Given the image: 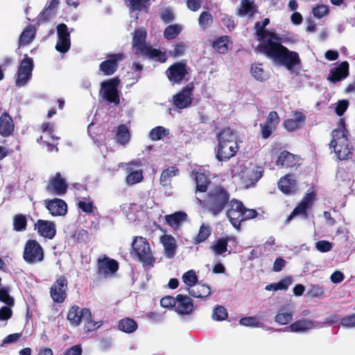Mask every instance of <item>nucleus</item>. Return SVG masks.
Listing matches in <instances>:
<instances>
[{
  "label": "nucleus",
  "instance_id": "obj_41",
  "mask_svg": "<svg viewBox=\"0 0 355 355\" xmlns=\"http://www.w3.org/2000/svg\"><path fill=\"white\" fill-rule=\"evenodd\" d=\"M228 241V237L220 238L214 245H211L210 249L216 254H222L227 250Z\"/></svg>",
  "mask_w": 355,
  "mask_h": 355
},
{
  "label": "nucleus",
  "instance_id": "obj_32",
  "mask_svg": "<svg viewBox=\"0 0 355 355\" xmlns=\"http://www.w3.org/2000/svg\"><path fill=\"white\" fill-rule=\"evenodd\" d=\"M118 327L123 332L131 334L137 330L138 324L134 319L127 317L119 321Z\"/></svg>",
  "mask_w": 355,
  "mask_h": 355
},
{
  "label": "nucleus",
  "instance_id": "obj_64",
  "mask_svg": "<svg viewBox=\"0 0 355 355\" xmlns=\"http://www.w3.org/2000/svg\"><path fill=\"white\" fill-rule=\"evenodd\" d=\"M312 12L317 18H322L329 13V8L325 5H319L313 8Z\"/></svg>",
  "mask_w": 355,
  "mask_h": 355
},
{
  "label": "nucleus",
  "instance_id": "obj_17",
  "mask_svg": "<svg viewBox=\"0 0 355 355\" xmlns=\"http://www.w3.org/2000/svg\"><path fill=\"white\" fill-rule=\"evenodd\" d=\"M44 204L53 216H64L67 214V204L62 199H46Z\"/></svg>",
  "mask_w": 355,
  "mask_h": 355
},
{
  "label": "nucleus",
  "instance_id": "obj_10",
  "mask_svg": "<svg viewBox=\"0 0 355 355\" xmlns=\"http://www.w3.org/2000/svg\"><path fill=\"white\" fill-rule=\"evenodd\" d=\"M119 270V263L104 254L99 257L96 261V273L98 276L107 277L114 275Z\"/></svg>",
  "mask_w": 355,
  "mask_h": 355
},
{
  "label": "nucleus",
  "instance_id": "obj_54",
  "mask_svg": "<svg viewBox=\"0 0 355 355\" xmlns=\"http://www.w3.org/2000/svg\"><path fill=\"white\" fill-rule=\"evenodd\" d=\"M293 319L292 313L278 312L275 317V321L279 324H287Z\"/></svg>",
  "mask_w": 355,
  "mask_h": 355
},
{
  "label": "nucleus",
  "instance_id": "obj_37",
  "mask_svg": "<svg viewBox=\"0 0 355 355\" xmlns=\"http://www.w3.org/2000/svg\"><path fill=\"white\" fill-rule=\"evenodd\" d=\"M116 141L121 145H125L130 140V135L125 124L119 125L117 128Z\"/></svg>",
  "mask_w": 355,
  "mask_h": 355
},
{
  "label": "nucleus",
  "instance_id": "obj_44",
  "mask_svg": "<svg viewBox=\"0 0 355 355\" xmlns=\"http://www.w3.org/2000/svg\"><path fill=\"white\" fill-rule=\"evenodd\" d=\"M211 228L208 225L202 224L199 229L198 234L195 238V243L199 244L205 241L211 235Z\"/></svg>",
  "mask_w": 355,
  "mask_h": 355
},
{
  "label": "nucleus",
  "instance_id": "obj_14",
  "mask_svg": "<svg viewBox=\"0 0 355 355\" xmlns=\"http://www.w3.org/2000/svg\"><path fill=\"white\" fill-rule=\"evenodd\" d=\"M34 64L33 60L29 58L27 54L24 55V59L21 61L18 71L17 77L16 80V85L17 86L25 85L28 80L32 76Z\"/></svg>",
  "mask_w": 355,
  "mask_h": 355
},
{
  "label": "nucleus",
  "instance_id": "obj_30",
  "mask_svg": "<svg viewBox=\"0 0 355 355\" xmlns=\"http://www.w3.org/2000/svg\"><path fill=\"white\" fill-rule=\"evenodd\" d=\"M36 30L33 25L27 26L21 32L19 39V47L29 44L35 37Z\"/></svg>",
  "mask_w": 355,
  "mask_h": 355
},
{
  "label": "nucleus",
  "instance_id": "obj_59",
  "mask_svg": "<svg viewBox=\"0 0 355 355\" xmlns=\"http://www.w3.org/2000/svg\"><path fill=\"white\" fill-rule=\"evenodd\" d=\"M340 324L347 328L355 327V313L349 314L341 318Z\"/></svg>",
  "mask_w": 355,
  "mask_h": 355
},
{
  "label": "nucleus",
  "instance_id": "obj_63",
  "mask_svg": "<svg viewBox=\"0 0 355 355\" xmlns=\"http://www.w3.org/2000/svg\"><path fill=\"white\" fill-rule=\"evenodd\" d=\"M316 249L321 252H327L331 250L333 245L331 242L325 240H322L316 242Z\"/></svg>",
  "mask_w": 355,
  "mask_h": 355
},
{
  "label": "nucleus",
  "instance_id": "obj_16",
  "mask_svg": "<svg viewBox=\"0 0 355 355\" xmlns=\"http://www.w3.org/2000/svg\"><path fill=\"white\" fill-rule=\"evenodd\" d=\"M68 184L66 180L62 178L60 173H56L52 178L45 190L51 195L63 196L67 191Z\"/></svg>",
  "mask_w": 355,
  "mask_h": 355
},
{
  "label": "nucleus",
  "instance_id": "obj_43",
  "mask_svg": "<svg viewBox=\"0 0 355 355\" xmlns=\"http://www.w3.org/2000/svg\"><path fill=\"white\" fill-rule=\"evenodd\" d=\"M128 169L130 171V173L126 176L125 181L128 185H133L143 180L144 176L141 169L135 171H132V169H129L128 168Z\"/></svg>",
  "mask_w": 355,
  "mask_h": 355
},
{
  "label": "nucleus",
  "instance_id": "obj_15",
  "mask_svg": "<svg viewBox=\"0 0 355 355\" xmlns=\"http://www.w3.org/2000/svg\"><path fill=\"white\" fill-rule=\"evenodd\" d=\"M194 90L193 83H188L180 92L173 96L174 105L180 110L189 107L192 103V96Z\"/></svg>",
  "mask_w": 355,
  "mask_h": 355
},
{
  "label": "nucleus",
  "instance_id": "obj_1",
  "mask_svg": "<svg viewBox=\"0 0 355 355\" xmlns=\"http://www.w3.org/2000/svg\"><path fill=\"white\" fill-rule=\"evenodd\" d=\"M259 40L263 42L257 46L255 51L262 53L273 62L284 66L288 70L300 63L299 54L283 46V41L275 33L265 29Z\"/></svg>",
  "mask_w": 355,
  "mask_h": 355
},
{
  "label": "nucleus",
  "instance_id": "obj_49",
  "mask_svg": "<svg viewBox=\"0 0 355 355\" xmlns=\"http://www.w3.org/2000/svg\"><path fill=\"white\" fill-rule=\"evenodd\" d=\"M71 46L70 37H58L55 45V49L62 53H67Z\"/></svg>",
  "mask_w": 355,
  "mask_h": 355
},
{
  "label": "nucleus",
  "instance_id": "obj_19",
  "mask_svg": "<svg viewBox=\"0 0 355 355\" xmlns=\"http://www.w3.org/2000/svg\"><path fill=\"white\" fill-rule=\"evenodd\" d=\"M40 236L52 239L56 234V226L53 221L38 219L34 225Z\"/></svg>",
  "mask_w": 355,
  "mask_h": 355
},
{
  "label": "nucleus",
  "instance_id": "obj_58",
  "mask_svg": "<svg viewBox=\"0 0 355 355\" xmlns=\"http://www.w3.org/2000/svg\"><path fill=\"white\" fill-rule=\"evenodd\" d=\"M176 304V297H173L171 295L163 297L160 300V305L164 308L171 309L174 308Z\"/></svg>",
  "mask_w": 355,
  "mask_h": 355
},
{
  "label": "nucleus",
  "instance_id": "obj_33",
  "mask_svg": "<svg viewBox=\"0 0 355 355\" xmlns=\"http://www.w3.org/2000/svg\"><path fill=\"white\" fill-rule=\"evenodd\" d=\"M196 191L205 193L207 191L211 180L205 173H196Z\"/></svg>",
  "mask_w": 355,
  "mask_h": 355
},
{
  "label": "nucleus",
  "instance_id": "obj_45",
  "mask_svg": "<svg viewBox=\"0 0 355 355\" xmlns=\"http://www.w3.org/2000/svg\"><path fill=\"white\" fill-rule=\"evenodd\" d=\"M183 282L191 288L198 283V276L193 270H189L184 272L182 277Z\"/></svg>",
  "mask_w": 355,
  "mask_h": 355
},
{
  "label": "nucleus",
  "instance_id": "obj_52",
  "mask_svg": "<svg viewBox=\"0 0 355 355\" xmlns=\"http://www.w3.org/2000/svg\"><path fill=\"white\" fill-rule=\"evenodd\" d=\"M228 316L226 309L223 306H216L212 313V318L216 321L225 320Z\"/></svg>",
  "mask_w": 355,
  "mask_h": 355
},
{
  "label": "nucleus",
  "instance_id": "obj_53",
  "mask_svg": "<svg viewBox=\"0 0 355 355\" xmlns=\"http://www.w3.org/2000/svg\"><path fill=\"white\" fill-rule=\"evenodd\" d=\"M279 122L280 118L278 113L276 111H271L269 112L266 121L263 123L277 128Z\"/></svg>",
  "mask_w": 355,
  "mask_h": 355
},
{
  "label": "nucleus",
  "instance_id": "obj_61",
  "mask_svg": "<svg viewBox=\"0 0 355 355\" xmlns=\"http://www.w3.org/2000/svg\"><path fill=\"white\" fill-rule=\"evenodd\" d=\"M149 2V0H129L130 8L132 11H140L144 8H146V4Z\"/></svg>",
  "mask_w": 355,
  "mask_h": 355
},
{
  "label": "nucleus",
  "instance_id": "obj_22",
  "mask_svg": "<svg viewBox=\"0 0 355 355\" xmlns=\"http://www.w3.org/2000/svg\"><path fill=\"white\" fill-rule=\"evenodd\" d=\"M349 65L347 61H343L336 67L330 70L327 80L331 83L339 82L349 76Z\"/></svg>",
  "mask_w": 355,
  "mask_h": 355
},
{
  "label": "nucleus",
  "instance_id": "obj_55",
  "mask_svg": "<svg viewBox=\"0 0 355 355\" xmlns=\"http://www.w3.org/2000/svg\"><path fill=\"white\" fill-rule=\"evenodd\" d=\"M239 323L243 326L254 327H259L261 324L258 318L254 316L243 317L240 319Z\"/></svg>",
  "mask_w": 355,
  "mask_h": 355
},
{
  "label": "nucleus",
  "instance_id": "obj_60",
  "mask_svg": "<svg viewBox=\"0 0 355 355\" xmlns=\"http://www.w3.org/2000/svg\"><path fill=\"white\" fill-rule=\"evenodd\" d=\"M260 135L262 139H268L272 134L273 131H275L277 128L269 126L268 125H265L263 123H260Z\"/></svg>",
  "mask_w": 355,
  "mask_h": 355
},
{
  "label": "nucleus",
  "instance_id": "obj_13",
  "mask_svg": "<svg viewBox=\"0 0 355 355\" xmlns=\"http://www.w3.org/2000/svg\"><path fill=\"white\" fill-rule=\"evenodd\" d=\"M166 74L173 84L181 83L189 74L186 62L181 61L173 63L167 69Z\"/></svg>",
  "mask_w": 355,
  "mask_h": 355
},
{
  "label": "nucleus",
  "instance_id": "obj_38",
  "mask_svg": "<svg viewBox=\"0 0 355 355\" xmlns=\"http://www.w3.org/2000/svg\"><path fill=\"white\" fill-rule=\"evenodd\" d=\"M309 209L306 205V203L304 202H300L297 206L294 208L293 211L290 214L289 216L286 219V223H288L290 221L296 216L297 215H303L304 218L308 217L307 210Z\"/></svg>",
  "mask_w": 355,
  "mask_h": 355
},
{
  "label": "nucleus",
  "instance_id": "obj_40",
  "mask_svg": "<svg viewBox=\"0 0 355 355\" xmlns=\"http://www.w3.org/2000/svg\"><path fill=\"white\" fill-rule=\"evenodd\" d=\"M291 282H292L291 278L287 277L277 283H272V284H268L266 286L265 289L266 291H277L278 290H280V291L286 290L288 288L289 285L291 284Z\"/></svg>",
  "mask_w": 355,
  "mask_h": 355
},
{
  "label": "nucleus",
  "instance_id": "obj_7",
  "mask_svg": "<svg viewBox=\"0 0 355 355\" xmlns=\"http://www.w3.org/2000/svg\"><path fill=\"white\" fill-rule=\"evenodd\" d=\"M132 248L140 261L146 265H153L155 258L152 254L149 243L146 238L135 236L132 243Z\"/></svg>",
  "mask_w": 355,
  "mask_h": 355
},
{
  "label": "nucleus",
  "instance_id": "obj_4",
  "mask_svg": "<svg viewBox=\"0 0 355 355\" xmlns=\"http://www.w3.org/2000/svg\"><path fill=\"white\" fill-rule=\"evenodd\" d=\"M147 32L144 28L135 31L132 45L135 49V53L138 55H144L149 59L164 63L167 60L165 52L159 49H154L146 45Z\"/></svg>",
  "mask_w": 355,
  "mask_h": 355
},
{
  "label": "nucleus",
  "instance_id": "obj_11",
  "mask_svg": "<svg viewBox=\"0 0 355 355\" xmlns=\"http://www.w3.org/2000/svg\"><path fill=\"white\" fill-rule=\"evenodd\" d=\"M107 59L99 64V70L104 76L113 75L119 68V63L123 61L125 55L123 53H108Z\"/></svg>",
  "mask_w": 355,
  "mask_h": 355
},
{
  "label": "nucleus",
  "instance_id": "obj_5",
  "mask_svg": "<svg viewBox=\"0 0 355 355\" xmlns=\"http://www.w3.org/2000/svg\"><path fill=\"white\" fill-rule=\"evenodd\" d=\"M348 132L345 127L334 129L331 131L330 148L334 149L337 158L345 160L352 158L353 146L348 139Z\"/></svg>",
  "mask_w": 355,
  "mask_h": 355
},
{
  "label": "nucleus",
  "instance_id": "obj_2",
  "mask_svg": "<svg viewBox=\"0 0 355 355\" xmlns=\"http://www.w3.org/2000/svg\"><path fill=\"white\" fill-rule=\"evenodd\" d=\"M218 140L216 150V159L220 162H227L234 157L239 150L236 132L228 128H223L216 136Z\"/></svg>",
  "mask_w": 355,
  "mask_h": 355
},
{
  "label": "nucleus",
  "instance_id": "obj_35",
  "mask_svg": "<svg viewBox=\"0 0 355 355\" xmlns=\"http://www.w3.org/2000/svg\"><path fill=\"white\" fill-rule=\"evenodd\" d=\"M179 173V169L176 166H170L162 171L160 175V182L163 186H167L171 179L177 175Z\"/></svg>",
  "mask_w": 355,
  "mask_h": 355
},
{
  "label": "nucleus",
  "instance_id": "obj_51",
  "mask_svg": "<svg viewBox=\"0 0 355 355\" xmlns=\"http://www.w3.org/2000/svg\"><path fill=\"white\" fill-rule=\"evenodd\" d=\"M85 321L84 331L85 332L92 331L98 329L102 324L103 321H94L92 317V313L90 312V317L89 319H83Z\"/></svg>",
  "mask_w": 355,
  "mask_h": 355
},
{
  "label": "nucleus",
  "instance_id": "obj_56",
  "mask_svg": "<svg viewBox=\"0 0 355 355\" xmlns=\"http://www.w3.org/2000/svg\"><path fill=\"white\" fill-rule=\"evenodd\" d=\"M76 241L80 243H87L90 241V234L84 229L79 230L75 234Z\"/></svg>",
  "mask_w": 355,
  "mask_h": 355
},
{
  "label": "nucleus",
  "instance_id": "obj_3",
  "mask_svg": "<svg viewBox=\"0 0 355 355\" xmlns=\"http://www.w3.org/2000/svg\"><path fill=\"white\" fill-rule=\"evenodd\" d=\"M231 194L221 185L211 188L203 200V207L208 213L214 216L220 215L227 207Z\"/></svg>",
  "mask_w": 355,
  "mask_h": 355
},
{
  "label": "nucleus",
  "instance_id": "obj_57",
  "mask_svg": "<svg viewBox=\"0 0 355 355\" xmlns=\"http://www.w3.org/2000/svg\"><path fill=\"white\" fill-rule=\"evenodd\" d=\"M187 48V44L183 42H180L175 45L174 49L169 51V54L173 57H180L182 55Z\"/></svg>",
  "mask_w": 355,
  "mask_h": 355
},
{
  "label": "nucleus",
  "instance_id": "obj_8",
  "mask_svg": "<svg viewBox=\"0 0 355 355\" xmlns=\"http://www.w3.org/2000/svg\"><path fill=\"white\" fill-rule=\"evenodd\" d=\"M23 258L29 264L42 261L44 254L42 245L36 240L28 239L24 245Z\"/></svg>",
  "mask_w": 355,
  "mask_h": 355
},
{
  "label": "nucleus",
  "instance_id": "obj_48",
  "mask_svg": "<svg viewBox=\"0 0 355 355\" xmlns=\"http://www.w3.org/2000/svg\"><path fill=\"white\" fill-rule=\"evenodd\" d=\"M27 220L24 215L17 214L13 218V229L17 232H21L26 229Z\"/></svg>",
  "mask_w": 355,
  "mask_h": 355
},
{
  "label": "nucleus",
  "instance_id": "obj_34",
  "mask_svg": "<svg viewBox=\"0 0 355 355\" xmlns=\"http://www.w3.org/2000/svg\"><path fill=\"white\" fill-rule=\"evenodd\" d=\"M230 37L227 35H223L217 38L212 44L213 48L219 53L225 54L228 51V43Z\"/></svg>",
  "mask_w": 355,
  "mask_h": 355
},
{
  "label": "nucleus",
  "instance_id": "obj_6",
  "mask_svg": "<svg viewBox=\"0 0 355 355\" xmlns=\"http://www.w3.org/2000/svg\"><path fill=\"white\" fill-rule=\"evenodd\" d=\"M119 84L120 80L118 77L101 83L99 94L108 105H117L120 103L119 91L118 89Z\"/></svg>",
  "mask_w": 355,
  "mask_h": 355
},
{
  "label": "nucleus",
  "instance_id": "obj_47",
  "mask_svg": "<svg viewBox=\"0 0 355 355\" xmlns=\"http://www.w3.org/2000/svg\"><path fill=\"white\" fill-rule=\"evenodd\" d=\"M261 64H252L251 65V73L252 76L257 80L264 81L267 79V74L261 67Z\"/></svg>",
  "mask_w": 355,
  "mask_h": 355
},
{
  "label": "nucleus",
  "instance_id": "obj_46",
  "mask_svg": "<svg viewBox=\"0 0 355 355\" xmlns=\"http://www.w3.org/2000/svg\"><path fill=\"white\" fill-rule=\"evenodd\" d=\"M213 23V17L209 11H203L198 17L199 26L203 29H207Z\"/></svg>",
  "mask_w": 355,
  "mask_h": 355
},
{
  "label": "nucleus",
  "instance_id": "obj_62",
  "mask_svg": "<svg viewBox=\"0 0 355 355\" xmlns=\"http://www.w3.org/2000/svg\"><path fill=\"white\" fill-rule=\"evenodd\" d=\"M160 18L164 22L168 24L174 20L175 16L173 10L166 8L160 12Z\"/></svg>",
  "mask_w": 355,
  "mask_h": 355
},
{
  "label": "nucleus",
  "instance_id": "obj_20",
  "mask_svg": "<svg viewBox=\"0 0 355 355\" xmlns=\"http://www.w3.org/2000/svg\"><path fill=\"white\" fill-rule=\"evenodd\" d=\"M278 189L286 195L295 193L297 191V181L295 175L288 173L282 176L277 182Z\"/></svg>",
  "mask_w": 355,
  "mask_h": 355
},
{
  "label": "nucleus",
  "instance_id": "obj_9",
  "mask_svg": "<svg viewBox=\"0 0 355 355\" xmlns=\"http://www.w3.org/2000/svg\"><path fill=\"white\" fill-rule=\"evenodd\" d=\"M68 279L64 275L59 276L50 288V296L55 303L61 304L67 297Z\"/></svg>",
  "mask_w": 355,
  "mask_h": 355
},
{
  "label": "nucleus",
  "instance_id": "obj_50",
  "mask_svg": "<svg viewBox=\"0 0 355 355\" xmlns=\"http://www.w3.org/2000/svg\"><path fill=\"white\" fill-rule=\"evenodd\" d=\"M0 301L9 306H13L15 305V300L9 295V288L8 287L0 288Z\"/></svg>",
  "mask_w": 355,
  "mask_h": 355
},
{
  "label": "nucleus",
  "instance_id": "obj_24",
  "mask_svg": "<svg viewBox=\"0 0 355 355\" xmlns=\"http://www.w3.org/2000/svg\"><path fill=\"white\" fill-rule=\"evenodd\" d=\"M193 309V302L189 297L182 294L177 295L175 311L178 314L188 315L192 312Z\"/></svg>",
  "mask_w": 355,
  "mask_h": 355
},
{
  "label": "nucleus",
  "instance_id": "obj_26",
  "mask_svg": "<svg viewBox=\"0 0 355 355\" xmlns=\"http://www.w3.org/2000/svg\"><path fill=\"white\" fill-rule=\"evenodd\" d=\"M293 116L294 118L287 119L283 122V127L288 132L300 128L306 120V116L301 112L295 111Z\"/></svg>",
  "mask_w": 355,
  "mask_h": 355
},
{
  "label": "nucleus",
  "instance_id": "obj_29",
  "mask_svg": "<svg viewBox=\"0 0 355 355\" xmlns=\"http://www.w3.org/2000/svg\"><path fill=\"white\" fill-rule=\"evenodd\" d=\"M187 214L182 211L165 216L166 222L173 229L178 228L182 223L187 220Z\"/></svg>",
  "mask_w": 355,
  "mask_h": 355
},
{
  "label": "nucleus",
  "instance_id": "obj_18",
  "mask_svg": "<svg viewBox=\"0 0 355 355\" xmlns=\"http://www.w3.org/2000/svg\"><path fill=\"white\" fill-rule=\"evenodd\" d=\"M89 317L90 310L89 309H80L78 306L73 305L68 311L67 319L71 325L78 327L83 319H89Z\"/></svg>",
  "mask_w": 355,
  "mask_h": 355
},
{
  "label": "nucleus",
  "instance_id": "obj_36",
  "mask_svg": "<svg viewBox=\"0 0 355 355\" xmlns=\"http://www.w3.org/2000/svg\"><path fill=\"white\" fill-rule=\"evenodd\" d=\"M313 327L312 321L309 320H299L292 323L289 328L293 332L304 331L311 329Z\"/></svg>",
  "mask_w": 355,
  "mask_h": 355
},
{
  "label": "nucleus",
  "instance_id": "obj_27",
  "mask_svg": "<svg viewBox=\"0 0 355 355\" xmlns=\"http://www.w3.org/2000/svg\"><path fill=\"white\" fill-rule=\"evenodd\" d=\"M14 132V123L12 118L6 112H4L0 116V135L6 137L11 135Z\"/></svg>",
  "mask_w": 355,
  "mask_h": 355
},
{
  "label": "nucleus",
  "instance_id": "obj_12",
  "mask_svg": "<svg viewBox=\"0 0 355 355\" xmlns=\"http://www.w3.org/2000/svg\"><path fill=\"white\" fill-rule=\"evenodd\" d=\"M227 211V216L232 226L238 230L241 229V218L245 206L243 202L236 198L230 200Z\"/></svg>",
  "mask_w": 355,
  "mask_h": 355
},
{
  "label": "nucleus",
  "instance_id": "obj_23",
  "mask_svg": "<svg viewBox=\"0 0 355 355\" xmlns=\"http://www.w3.org/2000/svg\"><path fill=\"white\" fill-rule=\"evenodd\" d=\"M262 173L258 168L244 169L241 176L242 184L247 188L254 186L261 178Z\"/></svg>",
  "mask_w": 355,
  "mask_h": 355
},
{
  "label": "nucleus",
  "instance_id": "obj_31",
  "mask_svg": "<svg viewBox=\"0 0 355 355\" xmlns=\"http://www.w3.org/2000/svg\"><path fill=\"white\" fill-rule=\"evenodd\" d=\"M188 292L192 297L205 298L210 295L211 288L205 284L197 283L194 286L188 288Z\"/></svg>",
  "mask_w": 355,
  "mask_h": 355
},
{
  "label": "nucleus",
  "instance_id": "obj_42",
  "mask_svg": "<svg viewBox=\"0 0 355 355\" xmlns=\"http://www.w3.org/2000/svg\"><path fill=\"white\" fill-rule=\"evenodd\" d=\"M169 135V130L163 126H156L149 132V137L153 141L162 139L164 137Z\"/></svg>",
  "mask_w": 355,
  "mask_h": 355
},
{
  "label": "nucleus",
  "instance_id": "obj_21",
  "mask_svg": "<svg viewBox=\"0 0 355 355\" xmlns=\"http://www.w3.org/2000/svg\"><path fill=\"white\" fill-rule=\"evenodd\" d=\"M300 156L293 155L288 150H283L278 156L276 164L278 166L288 168L300 166Z\"/></svg>",
  "mask_w": 355,
  "mask_h": 355
},
{
  "label": "nucleus",
  "instance_id": "obj_39",
  "mask_svg": "<svg viewBox=\"0 0 355 355\" xmlns=\"http://www.w3.org/2000/svg\"><path fill=\"white\" fill-rule=\"evenodd\" d=\"M182 31V26L175 24L166 27L164 31V37L167 40H172L176 38Z\"/></svg>",
  "mask_w": 355,
  "mask_h": 355
},
{
  "label": "nucleus",
  "instance_id": "obj_28",
  "mask_svg": "<svg viewBox=\"0 0 355 355\" xmlns=\"http://www.w3.org/2000/svg\"><path fill=\"white\" fill-rule=\"evenodd\" d=\"M160 241L164 246L166 256L169 259L173 258L177 248L174 237L171 235L164 234L160 237Z\"/></svg>",
  "mask_w": 355,
  "mask_h": 355
},
{
  "label": "nucleus",
  "instance_id": "obj_25",
  "mask_svg": "<svg viewBox=\"0 0 355 355\" xmlns=\"http://www.w3.org/2000/svg\"><path fill=\"white\" fill-rule=\"evenodd\" d=\"M258 12V6L254 0H243L236 9V15L239 17L248 16L253 17Z\"/></svg>",
  "mask_w": 355,
  "mask_h": 355
}]
</instances>
